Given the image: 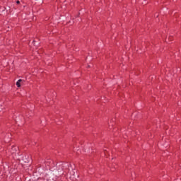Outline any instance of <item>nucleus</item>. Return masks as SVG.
I'll list each match as a JSON object with an SVG mask.
<instances>
[{
  "label": "nucleus",
  "mask_w": 181,
  "mask_h": 181,
  "mask_svg": "<svg viewBox=\"0 0 181 181\" xmlns=\"http://www.w3.org/2000/svg\"><path fill=\"white\" fill-rule=\"evenodd\" d=\"M62 170H65V166L64 165L62 166Z\"/></svg>",
  "instance_id": "20e7f679"
},
{
  "label": "nucleus",
  "mask_w": 181,
  "mask_h": 181,
  "mask_svg": "<svg viewBox=\"0 0 181 181\" xmlns=\"http://www.w3.org/2000/svg\"><path fill=\"white\" fill-rule=\"evenodd\" d=\"M169 40H172V39H171V38H169Z\"/></svg>",
  "instance_id": "423d86ee"
},
{
  "label": "nucleus",
  "mask_w": 181,
  "mask_h": 181,
  "mask_svg": "<svg viewBox=\"0 0 181 181\" xmlns=\"http://www.w3.org/2000/svg\"><path fill=\"white\" fill-rule=\"evenodd\" d=\"M88 67H89V68H93V67H95V66L93 64H89L88 65Z\"/></svg>",
  "instance_id": "f03ea898"
},
{
  "label": "nucleus",
  "mask_w": 181,
  "mask_h": 181,
  "mask_svg": "<svg viewBox=\"0 0 181 181\" xmlns=\"http://www.w3.org/2000/svg\"><path fill=\"white\" fill-rule=\"evenodd\" d=\"M21 81H22L21 79L18 80V81L16 82L17 87H18V88L21 87V85L20 84V83H21Z\"/></svg>",
  "instance_id": "f257e3e1"
},
{
  "label": "nucleus",
  "mask_w": 181,
  "mask_h": 181,
  "mask_svg": "<svg viewBox=\"0 0 181 181\" xmlns=\"http://www.w3.org/2000/svg\"><path fill=\"white\" fill-rule=\"evenodd\" d=\"M16 146H12V153H14V151H16Z\"/></svg>",
  "instance_id": "7ed1b4c3"
},
{
  "label": "nucleus",
  "mask_w": 181,
  "mask_h": 181,
  "mask_svg": "<svg viewBox=\"0 0 181 181\" xmlns=\"http://www.w3.org/2000/svg\"><path fill=\"white\" fill-rule=\"evenodd\" d=\"M16 4H21V1L18 0L16 1Z\"/></svg>",
  "instance_id": "39448f33"
}]
</instances>
